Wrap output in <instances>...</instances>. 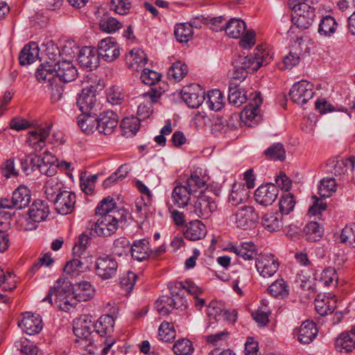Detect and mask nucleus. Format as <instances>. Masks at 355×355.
I'll use <instances>...</instances> for the list:
<instances>
[{
  "instance_id": "f257e3e1",
  "label": "nucleus",
  "mask_w": 355,
  "mask_h": 355,
  "mask_svg": "<svg viewBox=\"0 0 355 355\" xmlns=\"http://www.w3.org/2000/svg\"><path fill=\"white\" fill-rule=\"evenodd\" d=\"M53 295H55V303L60 309L64 311L70 310L71 308L75 307L77 304L75 289L69 280L58 279L55 286L49 291L46 297H44L42 302H48L51 306Z\"/></svg>"
},
{
  "instance_id": "f03ea898",
  "label": "nucleus",
  "mask_w": 355,
  "mask_h": 355,
  "mask_svg": "<svg viewBox=\"0 0 355 355\" xmlns=\"http://www.w3.org/2000/svg\"><path fill=\"white\" fill-rule=\"evenodd\" d=\"M47 46L46 55L49 56L51 54L53 58H49L51 61L42 64L37 68L35 76L39 82H48L49 84H51L56 80L54 61L55 57L60 55V53L57 46L52 42H48Z\"/></svg>"
},
{
  "instance_id": "7ed1b4c3",
  "label": "nucleus",
  "mask_w": 355,
  "mask_h": 355,
  "mask_svg": "<svg viewBox=\"0 0 355 355\" xmlns=\"http://www.w3.org/2000/svg\"><path fill=\"white\" fill-rule=\"evenodd\" d=\"M259 219V214L254 207L248 205L238 208L230 217L236 227L243 230L254 227Z\"/></svg>"
},
{
  "instance_id": "20e7f679",
  "label": "nucleus",
  "mask_w": 355,
  "mask_h": 355,
  "mask_svg": "<svg viewBox=\"0 0 355 355\" xmlns=\"http://www.w3.org/2000/svg\"><path fill=\"white\" fill-rule=\"evenodd\" d=\"M96 216V220L90 226V234L94 233L99 236H109L115 233L121 218L115 214Z\"/></svg>"
},
{
  "instance_id": "39448f33",
  "label": "nucleus",
  "mask_w": 355,
  "mask_h": 355,
  "mask_svg": "<svg viewBox=\"0 0 355 355\" xmlns=\"http://www.w3.org/2000/svg\"><path fill=\"white\" fill-rule=\"evenodd\" d=\"M292 9L294 12L293 16V23L302 29L309 28L314 21L315 9L307 3H295Z\"/></svg>"
},
{
  "instance_id": "423d86ee",
  "label": "nucleus",
  "mask_w": 355,
  "mask_h": 355,
  "mask_svg": "<svg viewBox=\"0 0 355 355\" xmlns=\"http://www.w3.org/2000/svg\"><path fill=\"white\" fill-rule=\"evenodd\" d=\"M51 127V124H48L45 127L38 126L28 132L26 143L35 153L41 152L46 146V139L50 136Z\"/></svg>"
},
{
  "instance_id": "0eeeda50",
  "label": "nucleus",
  "mask_w": 355,
  "mask_h": 355,
  "mask_svg": "<svg viewBox=\"0 0 355 355\" xmlns=\"http://www.w3.org/2000/svg\"><path fill=\"white\" fill-rule=\"evenodd\" d=\"M118 263L111 255H103L98 257L95 262V272L101 279L113 278L117 272Z\"/></svg>"
},
{
  "instance_id": "6e6552de",
  "label": "nucleus",
  "mask_w": 355,
  "mask_h": 355,
  "mask_svg": "<svg viewBox=\"0 0 355 355\" xmlns=\"http://www.w3.org/2000/svg\"><path fill=\"white\" fill-rule=\"evenodd\" d=\"M255 266L263 278L272 277L278 270L279 262L275 255L270 253L260 254L256 259Z\"/></svg>"
},
{
  "instance_id": "1a4fd4ad",
  "label": "nucleus",
  "mask_w": 355,
  "mask_h": 355,
  "mask_svg": "<svg viewBox=\"0 0 355 355\" xmlns=\"http://www.w3.org/2000/svg\"><path fill=\"white\" fill-rule=\"evenodd\" d=\"M73 332L76 336L80 339L85 340L88 345L92 343V333L94 332V322L92 316L83 315L73 321Z\"/></svg>"
},
{
  "instance_id": "9d476101",
  "label": "nucleus",
  "mask_w": 355,
  "mask_h": 355,
  "mask_svg": "<svg viewBox=\"0 0 355 355\" xmlns=\"http://www.w3.org/2000/svg\"><path fill=\"white\" fill-rule=\"evenodd\" d=\"M160 97V94L153 89L146 92L137 98L139 103L137 108V117L141 120H145L153 114L152 106Z\"/></svg>"
},
{
  "instance_id": "9b49d317",
  "label": "nucleus",
  "mask_w": 355,
  "mask_h": 355,
  "mask_svg": "<svg viewBox=\"0 0 355 355\" xmlns=\"http://www.w3.org/2000/svg\"><path fill=\"white\" fill-rule=\"evenodd\" d=\"M289 96L293 103L304 105L313 98V85L304 80L295 83L290 90Z\"/></svg>"
},
{
  "instance_id": "f8f14e48",
  "label": "nucleus",
  "mask_w": 355,
  "mask_h": 355,
  "mask_svg": "<svg viewBox=\"0 0 355 355\" xmlns=\"http://www.w3.org/2000/svg\"><path fill=\"white\" fill-rule=\"evenodd\" d=\"M96 50L100 58L108 62L115 60L120 55L119 45L112 37L101 40Z\"/></svg>"
},
{
  "instance_id": "ddd939ff",
  "label": "nucleus",
  "mask_w": 355,
  "mask_h": 355,
  "mask_svg": "<svg viewBox=\"0 0 355 355\" xmlns=\"http://www.w3.org/2000/svg\"><path fill=\"white\" fill-rule=\"evenodd\" d=\"M217 209V204L210 197L205 194L199 195L192 206L191 212L198 217L208 218Z\"/></svg>"
},
{
  "instance_id": "4468645a",
  "label": "nucleus",
  "mask_w": 355,
  "mask_h": 355,
  "mask_svg": "<svg viewBox=\"0 0 355 355\" xmlns=\"http://www.w3.org/2000/svg\"><path fill=\"white\" fill-rule=\"evenodd\" d=\"M49 214V207L48 204L42 200H36L31 205L28 210V219L33 223L28 224L25 229L33 230L36 227L35 223H40L44 220Z\"/></svg>"
},
{
  "instance_id": "2eb2a0df",
  "label": "nucleus",
  "mask_w": 355,
  "mask_h": 355,
  "mask_svg": "<svg viewBox=\"0 0 355 355\" xmlns=\"http://www.w3.org/2000/svg\"><path fill=\"white\" fill-rule=\"evenodd\" d=\"M278 194L279 189L274 184H261L256 189L254 198L259 205L269 206L275 202Z\"/></svg>"
},
{
  "instance_id": "dca6fc26",
  "label": "nucleus",
  "mask_w": 355,
  "mask_h": 355,
  "mask_svg": "<svg viewBox=\"0 0 355 355\" xmlns=\"http://www.w3.org/2000/svg\"><path fill=\"white\" fill-rule=\"evenodd\" d=\"M76 198L75 193L69 191H62L53 201L55 211L62 215L71 214L74 209Z\"/></svg>"
},
{
  "instance_id": "f3484780",
  "label": "nucleus",
  "mask_w": 355,
  "mask_h": 355,
  "mask_svg": "<svg viewBox=\"0 0 355 355\" xmlns=\"http://www.w3.org/2000/svg\"><path fill=\"white\" fill-rule=\"evenodd\" d=\"M226 249L244 260L257 259L258 255L257 247L252 242L230 243L227 245Z\"/></svg>"
},
{
  "instance_id": "a211bd4d",
  "label": "nucleus",
  "mask_w": 355,
  "mask_h": 355,
  "mask_svg": "<svg viewBox=\"0 0 355 355\" xmlns=\"http://www.w3.org/2000/svg\"><path fill=\"white\" fill-rule=\"evenodd\" d=\"M117 114L111 110L104 111L98 116L97 130L99 133L110 135L117 126Z\"/></svg>"
},
{
  "instance_id": "6ab92c4d",
  "label": "nucleus",
  "mask_w": 355,
  "mask_h": 355,
  "mask_svg": "<svg viewBox=\"0 0 355 355\" xmlns=\"http://www.w3.org/2000/svg\"><path fill=\"white\" fill-rule=\"evenodd\" d=\"M186 301L180 296H162L155 303V307L162 315H168L173 309H178L184 305Z\"/></svg>"
},
{
  "instance_id": "aec40b11",
  "label": "nucleus",
  "mask_w": 355,
  "mask_h": 355,
  "mask_svg": "<svg viewBox=\"0 0 355 355\" xmlns=\"http://www.w3.org/2000/svg\"><path fill=\"white\" fill-rule=\"evenodd\" d=\"M19 327L27 334L35 335L39 334L43 327L42 318L38 314L26 313L22 320L18 323Z\"/></svg>"
},
{
  "instance_id": "412c9836",
  "label": "nucleus",
  "mask_w": 355,
  "mask_h": 355,
  "mask_svg": "<svg viewBox=\"0 0 355 355\" xmlns=\"http://www.w3.org/2000/svg\"><path fill=\"white\" fill-rule=\"evenodd\" d=\"M78 62L83 67L92 71L98 67L100 56L95 48L85 46L80 51Z\"/></svg>"
},
{
  "instance_id": "4be33fe9",
  "label": "nucleus",
  "mask_w": 355,
  "mask_h": 355,
  "mask_svg": "<svg viewBox=\"0 0 355 355\" xmlns=\"http://www.w3.org/2000/svg\"><path fill=\"white\" fill-rule=\"evenodd\" d=\"M56 79L64 83L74 80L78 75L76 67L69 61L63 60L55 62Z\"/></svg>"
},
{
  "instance_id": "5701e85b",
  "label": "nucleus",
  "mask_w": 355,
  "mask_h": 355,
  "mask_svg": "<svg viewBox=\"0 0 355 355\" xmlns=\"http://www.w3.org/2000/svg\"><path fill=\"white\" fill-rule=\"evenodd\" d=\"M198 91H200L199 85L187 86L182 89V98L189 107L197 108L205 99L203 92L199 94Z\"/></svg>"
},
{
  "instance_id": "b1692460",
  "label": "nucleus",
  "mask_w": 355,
  "mask_h": 355,
  "mask_svg": "<svg viewBox=\"0 0 355 355\" xmlns=\"http://www.w3.org/2000/svg\"><path fill=\"white\" fill-rule=\"evenodd\" d=\"M355 158L354 157L342 159H331L327 163L329 171L336 176H340L347 173L348 171H352L354 168Z\"/></svg>"
},
{
  "instance_id": "393cba45",
  "label": "nucleus",
  "mask_w": 355,
  "mask_h": 355,
  "mask_svg": "<svg viewBox=\"0 0 355 355\" xmlns=\"http://www.w3.org/2000/svg\"><path fill=\"white\" fill-rule=\"evenodd\" d=\"M262 104L260 92H255L250 96V103L241 112V118L245 123L258 116V108Z\"/></svg>"
},
{
  "instance_id": "a878e982",
  "label": "nucleus",
  "mask_w": 355,
  "mask_h": 355,
  "mask_svg": "<svg viewBox=\"0 0 355 355\" xmlns=\"http://www.w3.org/2000/svg\"><path fill=\"white\" fill-rule=\"evenodd\" d=\"M95 90L93 87L83 88L78 94L76 104L82 112H89L96 103Z\"/></svg>"
},
{
  "instance_id": "bb28decb",
  "label": "nucleus",
  "mask_w": 355,
  "mask_h": 355,
  "mask_svg": "<svg viewBox=\"0 0 355 355\" xmlns=\"http://www.w3.org/2000/svg\"><path fill=\"white\" fill-rule=\"evenodd\" d=\"M168 288L171 295L180 296V297L184 294V291L194 295V297L198 296L202 292L201 288L191 281H187L184 284L181 282L170 283Z\"/></svg>"
},
{
  "instance_id": "cd10ccee",
  "label": "nucleus",
  "mask_w": 355,
  "mask_h": 355,
  "mask_svg": "<svg viewBox=\"0 0 355 355\" xmlns=\"http://www.w3.org/2000/svg\"><path fill=\"white\" fill-rule=\"evenodd\" d=\"M318 334L315 324L312 321L302 322L297 330L295 331V336L302 344H309L313 341Z\"/></svg>"
},
{
  "instance_id": "c85d7f7f",
  "label": "nucleus",
  "mask_w": 355,
  "mask_h": 355,
  "mask_svg": "<svg viewBox=\"0 0 355 355\" xmlns=\"http://www.w3.org/2000/svg\"><path fill=\"white\" fill-rule=\"evenodd\" d=\"M126 64L134 71L142 69L146 65L148 58L146 54L140 49H133L126 55Z\"/></svg>"
},
{
  "instance_id": "c756f323",
  "label": "nucleus",
  "mask_w": 355,
  "mask_h": 355,
  "mask_svg": "<svg viewBox=\"0 0 355 355\" xmlns=\"http://www.w3.org/2000/svg\"><path fill=\"white\" fill-rule=\"evenodd\" d=\"M261 223L268 232H277L283 227L284 217L279 211L268 212L263 216Z\"/></svg>"
},
{
  "instance_id": "7c9ffc66",
  "label": "nucleus",
  "mask_w": 355,
  "mask_h": 355,
  "mask_svg": "<svg viewBox=\"0 0 355 355\" xmlns=\"http://www.w3.org/2000/svg\"><path fill=\"white\" fill-rule=\"evenodd\" d=\"M351 329L342 332L335 340V349L340 353H350L355 349V340Z\"/></svg>"
},
{
  "instance_id": "2f4dec72",
  "label": "nucleus",
  "mask_w": 355,
  "mask_h": 355,
  "mask_svg": "<svg viewBox=\"0 0 355 355\" xmlns=\"http://www.w3.org/2000/svg\"><path fill=\"white\" fill-rule=\"evenodd\" d=\"M207 234L205 225L200 220H195L186 226L184 232V237L191 241H198L205 236Z\"/></svg>"
},
{
  "instance_id": "473e14b6",
  "label": "nucleus",
  "mask_w": 355,
  "mask_h": 355,
  "mask_svg": "<svg viewBox=\"0 0 355 355\" xmlns=\"http://www.w3.org/2000/svg\"><path fill=\"white\" fill-rule=\"evenodd\" d=\"M246 29L245 23L241 19L232 18L225 22V34L232 38L238 39L241 37Z\"/></svg>"
},
{
  "instance_id": "72a5a7b5",
  "label": "nucleus",
  "mask_w": 355,
  "mask_h": 355,
  "mask_svg": "<svg viewBox=\"0 0 355 355\" xmlns=\"http://www.w3.org/2000/svg\"><path fill=\"white\" fill-rule=\"evenodd\" d=\"M193 196L186 185L178 184L172 193L173 202L178 207H184L188 205L189 201Z\"/></svg>"
},
{
  "instance_id": "f704fd0d",
  "label": "nucleus",
  "mask_w": 355,
  "mask_h": 355,
  "mask_svg": "<svg viewBox=\"0 0 355 355\" xmlns=\"http://www.w3.org/2000/svg\"><path fill=\"white\" fill-rule=\"evenodd\" d=\"M39 55V47L37 43L30 42L24 46L19 56V63L26 65L33 63Z\"/></svg>"
},
{
  "instance_id": "c9c22d12",
  "label": "nucleus",
  "mask_w": 355,
  "mask_h": 355,
  "mask_svg": "<svg viewBox=\"0 0 355 355\" xmlns=\"http://www.w3.org/2000/svg\"><path fill=\"white\" fill-rule=\"evenodd\" d=\"M338 26V24L334 17L326 15L320 21L318 33L320 36L329 38L334 35Z\"/></svg>"
},
{
  "instance_id": "e433bc0d",
  "label": "nucleus",
  "mask_w": 355,
  "mask_h": 355,
  "mask_svg": "<svg viewBox=\"0 0 355 355\" xmlns=\"http://www.w3.org/2000/svg\"><path fill=\"white\" fill-rule=\"evenodd\" d=\"M130 252L133 259L139 261L146 260L150 253L149 242L146 239L135 241L131 245Z\"/></svg>"
},
{
  "instance_id": "4c0bfd02",
  "label": "nucleus",
  "mask_w": 355,
  "mask_h": 355,
  "mask_svg": "<svg viewBox=\"0 0 355 355\" xmlns=\"http://www.w3.org/2000/svg\"><path fill=\"white\" fill-rule=\"evenodd\" d=\"M64 189V184L58 178H52L48 180L44 185V192L46 198L53 202L57 196L66 191Z\"/></svg>"
},
{
  "instance_id": "58836bf2",
  "label": "nucleus",
  "mask_w": 355,
  "mask_h": 355,
  "mask_svg": "<svg viewBox=\"0 0 355 355\" xmlns=\"http://www.w3.org/2000/svg\"><path fill=\"white\" fill-rule=\"evenodd\" d=\"M336 300L334 297L318 295L315 300V308L321 315L332 313L336 308Z\"/></svg>"
},
{
  "instance_id": "ea45409f",
  "label": "nucleus",
  "mask_w": 355,
  "mask_h": 355,
  "mask_svg": "<svg viewBox=\"0 0 355 355\" xmlns=\"http://www.w3.org/2000/svg\"><path fill=\"white\" fill-rule=\"evenodd\" d=\"M114 324V320L112 316L110 315H101L94 322V332L101 337L105 336L112 332Z\"/></svg>"
},
{
  "instance_id": "a19ab883",
  "label": "nucleus",
  "mask_w": 355,
  "mask_h": 355,
  "mask_svg": "<svg viewBox=\"0 0 355 355\" xmlns=\"http://www.w3.org/2000/svg\"><path fill=\"white\" fill-rule=\"evenodd\" d=\"M115 214L121 216V213L116 209L114 199L110 196L103 199L96 208V216H108Z\"/></svg>"
},
{
  "instance_id": "79ce46f5",
  "label": "nucleus",
  "mask_w": 355,
  "mask_h": 355,
  "mask_svg": "<svg viewBox=\"0 0 355 355\" xmlns=\"http://www.w3.org/2000/svg\"><path fill=\"white\" fill-rule=\"evenodd\" d=\"M75 295L78 302H85L92 299L95 293L94 286L87 281L79 282L75 285Z\"/></svg>"
},
{
  "instance_id": "37998d69",
  "label": "nucleus",
  "mask_w": 355,
  "mask_h": 355,
  "mask_svg": "<svg viewBox=\"0 0 355 355\" xmlns=\"http://www.w3.org/2000/svg\"><path fill=\"white\" fill-rule=\"evenodd\" d=\"M15 208L20 209L27 207L31 201L29 189L25 186L19 187L12 193Z\"/></svg>"
},
{
  "instance_id": "c03bdc74",
  "label": "nucleus",
  "mask_w": 355,
  "mask_h": 355,
  "mask_svg": "<svg viewBox=\"0 0 355 355\" xmlns=\"http://www.w3.org/2000/svg\"><path fill=\"white\" fill-rule=\"evenodd\" d=\"M232 64L237 67L243 68L248 73H254L259 69V62L256 60L254 55L248 56L239 55L234 60Z\"/></svg>"
},
{
  "instance_id": "a18cd8bd",
  "label": "nucleus",
  "mask_w": 355,
  "mask_h": 355,
  "mask_svg": "<svg viewBox=\"0 0 355 355\" xmlns=\"http://www.w3.org/2000/svg\"><path fill=\"white\" fill-rule=\"evenodd\" d=\"M248 198V191L243 184H234L229 195V202L234 206L245 202Z\"/></svg>"
},
{
  "instance_id": "49530a36",
  "label": "nucleus",
  "mask_w": 355,
  "mask_h": 355,
  "mask_svg": "<svg viewBox=\"0 0 355 355\" xmlns=\"http://www.w3.org/2000/svg\"><path fill=\"white\" fill-rule=\"evenodd\" d=\"M87 113L82 112L78 117V124L83 132L89 134L97 130L98 117Z\"/></svg>"
},
{
  "instance_id": "de8ad7c7",
  "label": "nucleus",
  "mask_w": 355,
  "mask_h": 355,
  "mask_svg": "<svg viewBox=\"0 0 355 355\" xmlns=\"http://www.w3.org/2000/svg\"><path fill=\"white\" fill-rule=\"evenodd\" d=\"M224 99L225 98L219 89H213L207 93L206 103L209 109L219 111L224 105Z\"/></svg>"
},
{
  "instance_id": "09e8293b",
  "label": "nucleus",
  "mask_w": 355,
  "mask_h": 355,
  "mask_svg": "<svg viewBox=\"0 0 355 355\" xmlns=\"http://www.w3.org/2000/svg\"><path fill=\"white\" fill-rule=\"evenodd\" d=\"M130 171V166L129 164L121 165L116 172L104 180L103 187L107 188L123 180L128 175Z\"/></svg>"
},
{
  "instance_id": "8fccbe9b",
  "label": "nucleus",
  "mask_w": 355,
  "mask_h": 355,
  "mask_svg": "<svg viewBox=\"0 0 355 355\" xmlns=\"http://www.w3.org/2000/svg\"><path fill=\"white\" fill-rule=\"evenodd\" d=\"M184 185H186L194 197H196V194L198 192L202 195V191L206 188L205 181L197 174H192Z\"/></svg>"
},
{
  "instance_id": "3c124183",
  "label": "nucleus",
  "mask_w": 355,
  "mask_h": 355,
  "mask_svg": "<svg viewBox=\"0 0 355 355\" xmlns=\"http://www.w3.org/2000/svg\"><path fill=\"white\" fill-rule=\"evenodd\" d=\"M232 85L231 83L229 87L228 101L232 105L239 107L247 100L246 92L244 89Z\"/></svg>"
},
{
  "instance_id": "603ef678",
  "label": "nucleus",
  "mask_w": 355,
  "mask_h": 355,
  "mask_svg": "<svg viewBox=\"0 0 355 355\" xmlns=\"http://www.w3.org/2000/svg\"><path fill=\"white\" fill-rule=\"evenodd\" d=\"M174 35L178 42L186 43L192 37V26L188 23L178 24L175 27Z\"/></svg>"
},
{
  "instance_id": "864d4df0",
  "label": "nucleus",
  "mask_w": 355,
  "mask_h": 355,
  "mask_svg": "<svg viewBox=\"0 0 355 355\" xmlns=\"http://www.w3.org/2000/svg\"><path fill=\"white\" fill-rule=\"evenodd\" d=\"M188 73L187 66L180 62H176L168 69L167 76L169 79L180 81Z\"/></svg>"
},
{
  "instance_id": "5fc2aeb1",
  "label": "nucleus",
  "mask_w": 355,
  "mask_h": 355,
  "mask_svg": "<svg viewBox=\"0 0 355 355\" xmlns=\"http://www.w3.org/2000/svg\"><path fill=\"white\" fill-rule=\"evenodd\" d=\"M270 294L275 297L284 298L288 295V288L285 281L279 279L273 282L268 288Z\"/></svg>"
},
{
  "instance_id": "6e6d98bb",
  "label": "nucleus",
  "mask_w": 355,
  "mask_h": 355,
  "mask_svg": "<svg viewBox=\"0 0 355 355\" xmlns=\"http://www.w3.org/2000/svg\"><path fill=\"white\" fill-rule=\"evenodd\" d=\"M295 205V200L291 193L282 195L279 202V212L284 215H288L293 211Z\"/></svg>"
},
{
  "instance_id": "4d7b16f0",
  "label": "nucleus",
  "mask_w": 355,
  "mask_h": 355,
  "mask_svg": "<svg viewBox=\"0 0 355 355\" xmlns=\"http://www.w3.org/2000/svg\"><path fill=\"white\" fill-rule=\"evenodd\" d=\"M40 160V157L35 153H30L25 156L21 161V166L23 171L26 174H30L33 171L37 170Z\"/></svg>"
},
{
  "instance_id": "13d9d810",
  "label": "nucleus",
  "mask_w": 355,
  "mask_h": 355,
  "mask_svg": "<svg viewBox=\"0 0 355 355\" xmlns=\"http://www.w3.org/2000/svg\"><path fill=\"white\" fill-rule=\"evenodd\" d=\"M319 280L324 286H336L338 281V275L336 269L333 267L325 268L320 273Z\"/></svg>"
},
{
  "instance_id": "bf43d9fd",
  "label": "nucleus",
  "mask_w": 355,
  "mask_h": 355,
  "mask_svg": "<svg viewBox=\"0 0 355 355\" xmlns=\"http://www.w3.org/2000/svg\"><path fill=\"white\" fill-rule=\"evenodd\" d=\"M336 189V183L333 178H323L318 187V193L322 198L330 197Z\"/></svg>"
},
{
  "instance_id": "052dcab7",
  "label": "nucleus",
  "mask_w": 355,
  "mask_h": 355,
  "mask_svg": "<svg viewBox=\"0 0 355 355\" xmlns=\"http://www.w3.org/2000/svg\"><path fill=\"white\" fill-rule=\"evenodd\" d=\"M80 258L81 257H74L72 260L67 263L64 271L71 277H76L84 271V264L80 260Z\"/></svg>"
},
{
  "instance_id": "680f3d73",
  "label": "nucleus",
  "mask_w": 355,
  "mask_h": 355,
  "mask_svg": "<svg viewBox=\"0 0 355 355\" xmlns=\"http://www.w3.org/2000/svg\"><path fill=\"white\" fill-rule=\"evenodd\" d=\"M130 249V241L125 237H120L114 241L112 252L119 257L128 255Z\"/></svg>"
},
{
  "instance_id": "e2e57ef3",
  "label": "nucleus",
  "mask_w": 355,
  "mask_h": 355,
  "mask_svg": "<svg viewBox=\"0 0 355 355\" xmlns=\"http://www.w3.org/2000/svg\"><path fill=\"white\" fill-rule=\"evenodd\" d=\"M91 238L86 232L82 233L73 248V257H82L87 247L89 245Z\"/></svg>"
},
{
  "instance_id": "0e129e2a",
  "label": "nucleus",
  "mask_w": 355,
  "mask_h": 355,
  "mask_svg": "<svg viewBox=\"0 0 355 355\" xmlns=\"http://www.w3.org/2000/svg\"><path fill=\"white\" fill-rule=\"evenodd\" d=\"M173 350L176 355H191L194 349L189 340L183 338L175 343Z\"/></svg>"
},
{
  "instance_id": "69168bd1",
  "label": "nucleus",
  "mask_w": 355,
  "mask_h": 355,
  "mask_svg": "<svg viewBox=\"0 0 355 355\" xmlns=\"http://www.w3.org/2000/svg\"><path fill=\"white\" fill-rule=\"evenodd\" d=\"M140 121L137 116H127L121 121V126L125 134L135 135L139 129Z\"/></svg>"
},
{
  "instance_id": "338daca9",
  "label": "nucleus",
  "mask_w": 355,
  "mask_h": 355,
  "mask_svg": "<svg viewBox=\"0 0 355 355\" xmlns=\"http://www.w3.org/2000/svg\"><path fill=\"white\" fill-rule=\"evenodd\" d=\"M264 154L269 159L282 161L286 157L284 146L280 143H276L270 146L264 151Z\"/></svg>"
},
{
  "instance_id": "774afa93",
  "label": "nucleus",
  "mask_w": 355,
  "mask_h": 355,
  "mask_svg": "<svg viewBox=\"0 0 355 355\" xmlns=\"http://www.w3.org/2000/svg\"><path fill=\"white\" fill-rule=\"evenodd\" d=\"M340 239L343 243L355 248V223L343 229Z\"/></svg>"
}]
</instances>
